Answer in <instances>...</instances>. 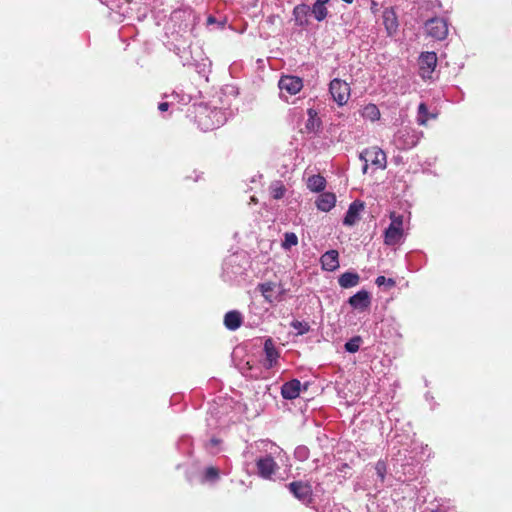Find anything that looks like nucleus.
<instances>
[{
    "instance_id": "nucleus-14",
    "label": "nucleus",
    "mask_w": 512,
    "mask_h": 512,
    "mask_svg": "<svg viewBox=\"0 0 512 512\" xmlns=\"http://www.w3.org/2000/svg\"><path fill=\"white\" fill-rule=\"evenodd\" d=\"M383 24L389 36L396 33L398 29L397 15L392 7L385 8L382 14Z\"/></svg>"
},
{
    "instance_id": "nucleus-36",
    "label": "nucleus",
    "mask_w": 512,
    "mask_h": 512,
    "mask_svg": "<svg viewBox=\"0 0 512 512\" xmlns=\"http://www.w3.org/2000/svg\"><path fill=\"white\" fill-rule=\"evenodd\" d=\"M291 326L297 331L298 334H306L310 330V326L307 322L294 320L291 322Z\"/></svg>"
},
{
    "instance_id": "nucleus-6",
    "label": "nucleus",
    "mask_w": 512,
    "mask_h": 512,
    "mask_svg": "<svg viewBox=\"0 0 512 512\" xmlns=\"http://www.w3.org/2000/svg\"><path fill=\"white\" fill-rule=\"evenodd\" d=\"M280 98L287 100L288 96L299 93L303 88V80L298 76L284 75L278 82Z\"/></svg>"
},
{
    "instance_id": "nucleus-16",
    "label": "nucleus",
    "mask_w": 512,
    "mask_h": 512,
    "mask_svg": "<svg viewBox=\"0 0 512 512\" xmlns=\"http://www.w3.org/2000/svg\"><path fill=\"white\" fill-rule=\"evenodd\" d=\"M364 205L360 201L352 202L344 216L343 224L345 226H353L360 218V212L363 210Z\"/></svg>"
},
{
    "instance_id": "nucleus-3",
    "label": "nucleus",
    "mask_w": 512,
    "mask_h": 512,
    "mask_svg": "<svg viewBox=\"0 0 512 512\" xmlns=\"http://www.w3.org/2000/svg\"><path fill=\"white\" fill-rule=\"evenodd\" d=\"M407 450L404 453L399 451L397 457L394 459L396 473L398 474V479L405 482L414 479L419 471V460L409 452V455L406 454Z\"/></svg>"
},
{
    "instance_id": "nucleus-11",
    "label": "nucleus",
    "mask_w": 512,
    "mask_h": 512,
    "mask_svg": "<svg viewBox=\"0 0 512 512\" xmlns=\"http://www.w3.org/2000/svg\"><path fill=\"white\" fill-rule=\"evenodd\" d=\"M359 158L363 162H370L377 169H385L386 168V154L383 150L377 147L364 149Z\"/></svg>"
},
{
    "instance_id": "nucleus-19",
    "label": "nucleus",
    "mask_w": 512,
    "mask_h": 512,
    "mask_svg": "<svg viewBox=\"0 0 512 512\" xmlns=\"http://www.w3.org/2000/svg\"><path fill=\"white\" fill-rule=\"evenodd\" d=\"M311 14V7L307 4L296 5L293 9V17L296 25L304 27L308 24V16Z\"/></svg>"
},
{
    "instance_id": "nucleus-30",
    "label": "nucleus",
    "mask_w": 512,
    "mask_h": 512,
    "mask_svg": "<svg viewBox=\"0 0 512 512\" xmlns=\"http://www.w3.org/2000/svg\"><path fill=\"white\" fill-rule=\"evenodd\" d=\"M311 14H313L314 18L320 22L327 17L328 10L325 7V5L314 3L313 6L311 7Z\"/></svg>"
},
{
    "instance_id": "nucleus-39",
    "label": "nucleus",
    "mask_w": 512,
    "mask_h": 512,
    "mask_svg": "<svg viewBox=\"0 0 512 512\" xmlns=\"http://www.w3.org/2000/svg\"><path fill=\"white\" fill-rule=\"evenodd\" d=\"M363 163H364V164H363V167H362V172H363L364 174H366V173H367V171H368V167H369V166H368V163H369V162H363Z\"/></svg>"
},
{
    "instance_id": "nucleus-7",
    "label": "nucleus",
    "mask_w": 512,
    "mask_h": 512,
    "mask_svg": "<svg viewBox=\"0 0 512 512\" xmlns=\"http://www.w3.org/2000/svg\"><path fill=\"white\" fill-rule=\"evenodd\" d=\"M329 92L333 100L339 106H343L350 98L351 89L346 81L334 78L329 84Z\"/></svg>"
},
{
    "instance_id": "nucleus-25",
    "label": "nucleus",
    "mask_w": 512,
    "mask_h": 512,
    "mask_svg": "<svg viewBox=\"0 0 512 512\" xmlns=\"http://www.w3.org/2000/svg\"><path fill=\"white\" fill-rule=\"evenodd\" d=\"M168 97H171L172 100L170 102H161L159 105H158V109L160 112H165L168 110L169 106L170 105H173L174 104V101L176 100L178 103H183V104H186L190 101V96L189 95H186V94H179L177 92H172L171 95H169Z\"/></svg>"
},
{
    "instance_id": "nucleus-37",
    "label": "nucleus",
    "mask_w": 512,
    "mask_h": 512,
    "mask_svg": "<svg viewBox=\"0 0 512 512\" xmlns=\"http://www.w3.org/2000/svg\"><path fill=\"white\" fill-rule=\"evenodd\" d=\"M377 286H387L388 288L394 287L396 282L392 278H386L384 276H378L375 280Z\"/></svg>"
},
{
    "instance_id": "nucleus-42",
    "label": "nucleus",
    "mask_w": 512,
    "mask_h": 512,
    "mask_svg": "<svg viewBox=\"0 0 512 512\" xmlns=\"http://www.w3.org/2000/svg\"><path fill=\"white\" fill-rule=\"evenodd\" d=\"M211 443H212L213 445H217V444H218V441H217L216 439H214V438H213V439H211Z\"/></svg>"
},
{
    "instance_id": "nucleus-33",
    "label": "nucleus",
    "mask_w": 512,
    "mask_h": 512,
    "mask_svg": "<svg viewBox=\"0 0 512 512\" xmlns=\"http://www.w3.org/2000/svg\"><path fill=\"white\" fill-rule=\"evenodd\" d=\"M361 343H362L361 337L354 336L345 343L344 347L347 352L356 353L360 349Z\"/></svg>"
},
{
    "instance_id": "nucleus-12",
    "label": "nucleus",
    "mask_w": 512,
    "mask_h": 512,
    "mask_svg": "<svg viewBox=\"0 0 512 512\" xmlns=\"http://www.w3.org/2000/svg\"><path fill=\"white\" fill-rule=\"evenodd\" d=\"M437 65L435 52H424L419 57V75L422 79H430Z\"/></svg>"
},
{
    "instance_id": "nucleus-1",
    "label": "nucleus",
    "mask_w": 512,
    "mask_h": 512,
    "mask_svg": "<svg viewBox=\"0 0 512 512\" xmlns=\"http://www.w3.org/2000/svg\"><path fill=\"white\" fill-rule=\"evenodd\" d=\"M259 452L256 457L257 475L265 480H272L279 471L276 459L284 453L283 449L269 440H260L250 445L246 453Z\"/></svg>"
},
{
    "instance_id": "nucleus-44",
    "label": "nucleus",
    "mask_w": 512,
    "mask_h": 512,
    "mask_svg": "<svg viewBox=\"0 0 512 512\" xmlns=\"http://www.w3.org/2000/svg\"><path fill=\"white\" fill-rule=\"evenodd\" d=\"M207 421H208V426H213L214 425L213 423H211V419H207Z\"/></svg>"
},
{
    "instance_id": "nucleus-8",
    "label": "nucleus",
    "mask_w": 512,
    "mask_h": 512,
    "mask_svg": "<svg viewBox=\"0 0 512 512\" xmlns=\"http://www.w3.org/2000/svg\"><path fill=\"white\" fill-rule=\"evenodd\" d=\"M258 290L268 303L280 302L283 300L285 289L280 283L266 281L258 284Z\"/></svg>"
},
{
    "instance_id": "nucleus-28",
    "label": "nucleus",
    "mask_w": 512,
    "mask_h": 512,
    "mask_svg": "<svg viewBox=\"0 0 512 512\" xmlns=\"http://www.w3.org/2000/svg\"><path fill=\"white\" fill-rule=\"evenodd\" d=\"M410 453L413 454L417 460H419V463L431 457V449L428 447V445L423 444L415 445Z\"/></svg>"
},
{
    "instance_id": "nucleus-38",
    "label": "nucleus",
    "mask_w": 512,
    "mask_h": 512,
    "mask_svg": "<svg viewBox=\"0 0 512 512\" xmlns=\"http://www.w3.org/2000/svg\"><path fill=\"white\" fill-rule=\"evenodd\" d=\"M190 442H191V440H190V438H189V437H183V438L181 439V441H180V444H181V445H187V446H188V445H190Z\"/></svg>"
},
{
    "instance_id": "nucleus-26",
    "label": "nucleus",
    "mask_w": 512,
    "mask_h": 512,
    "mask_svg": "<svg viewBox=\"0 0 512 512\" xmlns=\"http://www.w3.org/2000/svg\"><path fill=\"white\" fill-rule=\"evenodd\" d=\"M326 186V180L321 175H312L307 180V187L312 192H321Z\"/></svg>"
},
{
    "instance_id": "nucleus-31",
    "label": "nucleus",
    "mask_w": 512,
    "mask_h": 512,
    "mask_svg": "<svg viewBox=\"0 0 512 512\" xmlns=\"http://www.w3.org/2000/svg\"><path fill=\"white\" fill-rule=\"evenodd\" d=\"M286 192V189L282 182L275 181L270 186V193L273 199L279 200L284 197V194Z\"/></svg>"
},
{
    "instance_id": "nucleus-2",
    "label": "nucleus",
    "mask_w": 512,
    "mask_h": 512,
    "mask_svg": "<svg viewBox=\"0 0 512 512\" xmlns=\"http://www.w3.org/2000/svg\"><path fill=\"white\" fill-rule=\"evenodd\" d=\"M194 118L198 127L204 131H212L224 125L228 113L224 109L212 107L207 104L194 106Z\"/></svg>"
},
{
    "instance_id": "nucleus-13",
    "label": "nucleus",
    "mask_w": 512,
    "mask_h": 512,
    "mask_svg": "<svg viewBox=\"0 0 512 512\" xmlns=\"http://www.w3.org/2000/svg\"><path fill=\"white\" fill-rule=\"evenodd\" d=\"M348 304L355 310L365 311L371 305V295L366 290H360L348 299Z\"/></svg>"
},
{
    "instance_id": "nucleus-17",
    "label": "nucleus",
    "mask_w": 512,
    "mask_h": 512,
    "mask_svg": "<svg viewBox=\"0 0 512 512\" xmlns=\"http://www.w3.org/2000/svg\"><path fill=\"white\" fill-rule=\"evenodd\" d=\"M301 391V382L298 379H292L284 383L281 387V395L286 400L297 398Z\"/></svg>"
},
{
    "instance_id": "nucleus-18",
    "label": "nucleus",
    "mask_w": 512,
    "mask_h": 512,
    "mask_svg": "<svg viewBox=\"0 0 512 512\" xmlns=\"http://www.w3.org/2000/svg\"><path fill=\"white\" fill-rule=\"evenodd\" d=\"M264 352H265L264 367L267 369H270L277 363V359L279 357V353L276 350V348L273 344V341L270 338L265 340Z\"/></svg>"
},
{
    "instance_id": "nucleus-40",
    "label": "nucleus",
    "mask_w": 512,
    "mask_h": 512,
    "mask_svg": "<svg viewBox=\"0 0 512 512\" xmlns=\"http://www.w3.org/2000/svg\"><path fill=\"white\" fill-rule=\"evenodd\" d=\"M330 0H316L315 3H318V4H321V5H326Z\"/></svg>"
},
{
    "instance_id": "nucleus-32",
    "label": "nucleus",
    "mask_w": 512,
    "mask_h": 512,
    "mask_svg": "<svg viewBox=\"0 0 512 512\" xmlns=\"http://www.w3.org/2000/svg\"><path fill=\"white\" fill-rule=\"evenodd\" d=\"M298 244V237L294 232H286L284 234V240L282 242V248L284 250H290L293 246Z\"/></svg>"
},
{
    "instance_id": "nucleus-34",
    "label": "nucleus",
    "mask_w": 512,
    "mask_h": 512,
    "mask_svg": "<svg viewBox=\"0 0 512 512\" xmlns=\"http://www.w3.org/2000/svg\"><path fill=\"white\" fill-rule=\"evenodd\" d=\"M310 451L307 446L299 445L294 450V457L299 461H305L309 458Z\"/></svg>"
},
{
    "instance_id": "nucleus-35",
    "label": "nucleus",
    "mask_w": 512,
    "mask_h": 512,
    "mask_svg": "<svg viewBox=\"0 0 512 512\" xmlns=\"http://www.w3.org/2000/svg\"><path fill=\"white\" fill-rule=\"evenodd\" d=\"M375 471L377 474V477L379 478L380 482L383 483L385 480V476L387 473V465L385 461L378 460L375 464Z\"/></svg>"
},
{
    "instance_id": "nucleus-41",
    "label": "nucleus",
    "mask_w": 512,
    "mask_h": 512,
    "mask_svg": "<svg viewBox=\"0 0 512 512\" xmlns=\"http://www.w3.org/2000/svg\"><path fill=\"white\" fill-rule=\"evenodd\" d=\"M207 22H208V24L214 23L215 22V18L213 16H209L208 19H207Z\"/></svg>"
},
{
    "instance_id": "nucleus-4",
    "label": "nucleus",
    "mask_w": 512,
    "mask_h": 512,
    "mask_svg": "<svg viewBox=\"0 0 512 512\" xmlns=\"http://www.w3.org/2000/svg\"><path fill=\"white\" fill-rule=\"evenodd\" d=\"M390 224L384 231V243L387 246L400 244L404 237L403 216L396 212L390 213Z\"/></svg>"
},
{
    "instance_id": "nucleus-10",
    "label": "nucleus",
    "mask_w": 512,
    "mask_h": 512,
    "mask_svg": "<svg viewBox=\"0 0 512 512\" xmlns=\"http://www.w3.org/2000/svg\"><path fill=\"white\" fill-rule=\"evenodd\" d=\"M289 492L300 502L310 503L312 501V487L308 482L293 481L286 485Z\"/></svg>"
},
{
    "instance_id": "nucleus-23",
    "label": "nucleus",
    "mask_w": 512,
    "mask_h": 512,
    "mask_svg": "<svg viewBox=\"0 0 512 512\" xmlns=\"http://www.w3.org/2000/svg\"><path fill=\"white\" fill-rule=\"evenodd\" d=\"M360 282V276L356 272H345L338 277V284L344 289L355 287Z\"/></svg>"
},
{
    "instance_id": "nucleus-43",
    "label": "nucleus",
    "mask_w": 512,
    "mask_h": 512,
    "mask_svg": "<svg viewBox=\"0 0 512 512\" xmlns=\"http://www.w3.org/2000/svg\"><path fill=\"white\" fill-rule=\"evenodd\" d=\"M342 1L347 3V4H351L353 2V0H342Z\"/></svg>"
},
{
    "instance_id": "nucleus-27",
    "label": "nucleus",
    "mask_w": 512,
    "mask_h": 512,
    "mask_svg": "<svg viewBox=\"0 0 512 512\" xmlns=\"http://www.w3.org/2000/svg\"><path fill=\"white\" fill-rule=\"evenodd\" d=\"M434 118H436V115L433 113H429L427 105L423 102L420 103L418 106L417 123L419 125H426L429 119Z\"/></svg>"
},
{
    "instance_id": "nucleus-15",
    "label": "nucleus",
    "mask_w": 512,
    "mask_h": 512,
    "mask_svg": "<svg viewBox=\"0 0 512 512\" xmlns=\"http://www.w3.org/2000/svg\"><path fill=\"white\" fill-rule=\"evenodd\" d=\"M322 269L333 272L339 268V253L336 250L326 251L320 258Z\"/></svg>"
},
{
    "instance_id": "nucleus-24",
    "label": "nucleus",
    "mask_w": 512,
    "mask_h": 512,
    "mask_svg": "<svg viewBox=\"0 0 512 512\" xmlns=\"http://www.w3.org/2000/svg\"><path fill=\"white\" fill-rule=\"evenodd\" d=\"M361 116L366 120L375 122L380 119L381 113L377 105L369 103L361 110Z\"/></svg>"
},
{
    "instance_id": "nucleus-29",
    "label": "nucleus",
    "mask_w": 512,
    "mask_h": 512,
    "mask_svg": "<svg viewBox=\"0 0 512 512\" xmlns=\"http://www.w3.org/2000/svg\"><path fill=\"white\" fill-rule=\"evenodd\" d=\"M219 478V470L216 467L209 466L205 468L202 476V482L214 483Z\"/></svg>"
},
{
    "instance_id": "nucleus-22",
    "label": "nucleus",
    "mask_w": 512,
    "mask_h": 512,
    "mask_svg": "<svg viewBox=\"0 0 512 512\" xmlns=\"http://www.w3.org/2000/svg\"><path fill=\"white\" fill-rule=\"evenodd\" d=\"M242 324V315L237 310L229 311L224 316V325L228 330L235 331Z\"/></svg>"
},
{
    "instance_id": "nucleus-20",
    "label": "nucleus",
    "mask_w": 512,
    "mask_h": 512,
    "mask_svg": "<svg viewBox=\"0 0 512 512\" xmlns=\"http://www.w3.org/2000/svg\"><path fill=\"white\" fill-rule=\"evenodd\" d=\"M307 120L305 122V129L309 133H317L321 129L322 121L320 117L318 116V112L313 109L309 108L307 110Z\"/></svg>"
},
{
    "instance_id": "nucleus-9",
    "label": "nucleus",
    "mask_w": 512,
    "mask_h": 512,
    "mask_svg": "<svg viewBox=\"0 0 512 512\" xmlns=\"http://www.w3.org/2000/svg\"><path fill=\"white\" fill-rule=\"evenodd\" d=\"M425 29L430 37L444 40L448 34V23L443 18L434 17L426 21Z\"/></svg>"
},
{
    "instance_id": "nucleus-5",
    "label": "nucleus",
    "mask_w": 512,
    "mask_h": 512,
    "mask_svg": "<svg viewBox=\"0 0 512 512\" xmlns=\"http://www.w3.org/2000/svg\"><path fill=\"white\" fill-rule=\"evenodd\" d=\"M419 142L418 133L410 127L400 128L393 137V143L399 150L413 148Z\"/></svg>"
},
{
    "instance_id": "nucleus-21",
    "label": "nucleus",
    "mask_w": 512,
    "mask_h": 512,
    "mask_svg": "<svg viewBox=\"0 0 512 512\" xmlns=\"http://www.w3.org/2000/svg\"><path fill=\"white\" fill-rule=\"evenodd\" d=\"M336 196L331 192L321 193L316 200V207L323 212H329L334 208Z\"/></svg>"
}]
</instances>
